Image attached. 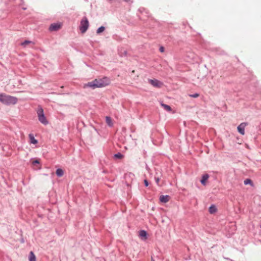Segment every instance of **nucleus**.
<instances>
[{"label": "nucleus", "instance_id": "obj_22", "mask_svg": "<svg viewBox=\"0 0 261 261\" xmlns=\"http://www.w3.org/2000/svg\"><path fill=\"white\" fill-rule=\"evenodd\" d=\"M122 2L127 3L129 6H131V5L133 3V0H122Z\"/></svg>", "mask_w": 261, "mask_h": 261}, {"label": "nucleus", "instance_id": "obj_18", "mask_svg": "<svg viewBox=\"0 0 261 261\" xmlns=\"http://www.w3.org/2000/svg\"><path fill=\"white\" fill-rule=\"evenodd\" d=\"M105 29H106L105 27L103 26L100 27L96 30V33L100 34V33L103 32L105 30Z\"/></svg>", "mask_w": 261, "mask_h": 261}, {"label": "nucleus", "instance_id": "obj_20", "mask_svg": "<svg viewBox=\"0 0 261 261\" xmlns=\"http://www.w3.org/2000/svg\"><path fill=\"white\" fill-rule=\"evenodd\" d=\"M139 10H140V12L142 14H143L144 13H145L147 15H146L147 17L149 16V15H148V14H149L148 12L146 11L145 10V9H144V8H142V9H140Z\"/></svg>", "mask_w": 261, "mask_h": 261}, {"label": "nucleus", "instance_id": "obj_30", "mask_svg": "<svg viewBox=\"0 0 261 261\" xmlns=\"http://www.w3.org/2000/svg\"><path fill=\"white\" fill-rule=\"evenodd\" d=\"M140 19L142 20L143 19V18L141 16L140 17Z\"/></svg>", "mask_w": 261, "mask_h": 261}, {"label": "nucleus", "instance_id": "obj_26", "mask_svg": "<svg viewBox=\"0 0 261 261\" xmlns=\"http://www.w3.org/2000/svg\"><path fill=\"white\" fill-rule=\"evenodd\" d=\"M154 179H155V180L156 183L158 185H159V181H160V178H159V177H154Z\"/></svg>", "mask_w": 261, "mask_h": 261}, {"label": "nucleus", "instance_id": "obj_10", "mask_svg": "<svg viewBox=\"0 0 261 261\" xmlns=\"http://www.w3.org/2000/svg\"><path fill=\"white\" fill-rule=\"evenodd\" d=\"M170 197L169 195H161L160 197V200L163 203H166L169 201Z\"/></svg>", "mask_w": 261, "mask_h": 261}, {"label": "nucleus", "instance_id": "obj_8", "mask_svg": "<svg viewBox=\"0 0 261 261\" xmlns=\"http://www.w3.org/2000/svg\"><path fill=\"white\" fill-rule=\"evenodd\" d=\"M139 236L142 240H146L147 238V233L144 230H141L139 232Z\"/></svg>", "mask_w": 261, "mask_h": 261}, {"label": "nucleus", "instance_id": "obj_5", "mask_svg": "<svg viewBox=\"0 0 261 261\" xmlns=\"http://www.w3.org/2000/svg\"><path fill=\"white\" fill-rule=\"evenodd\" d=\"M62 27V24L61 23H51L49 27V30L50 31H57L60 30Z\"/></svg>", "mask_w": 261, "mask_h": 261}, {"label": "nucleus", "instance_id": "obj_13", "mask_svg": "<svg viewBox=\"0 0 261 261\" xmlns=\"http://www.w3.org/2000/svg\"><path fill=\"white\" fill-rule=\"evenodd\" d=\"M106 121L107 124L110 127L113 126V123L112 122V118L110 116H107L106 118Z\"/></svg>", "mask_w": 261, "mask_h": 261}, {"label": "nucleus", "instance_id": "obj_29", "mask_svg": "<svg viewBox=\"0 0 261 261\" xmlns=\"http://www.w3.org/2000/svg\"><path fill=\"white\" fill-rule=\"evenodd\" d=\"M151 261H155V260H154V259L152 257H151Z\"/></svg>", "mask_w": 261, "mask_h": 261}, {"label": "nucleus", "instance_id": "obj_9", "mask_svg": "<svg viewBox=\"0 0 261 261\" xmlns=\"http://www.w3.org/2000/svg\"><path fill=\"white\" fill-rule=\"evenodd\" d=\"M208 178L209 175L208 174H204L202 175L201 179L200 180L201 184L203 186L206 185V181Z\"/></svg>", "mask_w": 261, "mask_h": 261}, {"label": "nucleus", "instance_id": "obj_21", "mask_svg": "<svg viewBox=\"0 0 261 261\" xmlns=\"http://www.w3.org/2000/svg\"><path fill=\"white\" fill-rule=\"evenodd\" d=\"M40 164V162L39 160H35L32 162V165L33 166H37L38 165Z\"/></svg>", "mask_w": 261, "mask_h": 261}, {"label": "nucleus", "instance_id": "obj_19", "mask_svg": "<svg viewBox=\"0 0 261 261\" xmlns=\"http://www.w3.org/2000/svg\"><path fill=\"white\" fill-rule=\"evenodd\" d=\"M244 183L245 185H247L248 184L251 185L252 184V181L250 179L247 178L244 180Z\"/></svg>", "mask_w": 261, "mask_h": 261}, {"label": "nucleus", "instance_id": "obj_12", "mask_svg": "<svg viewBox=\"0 0 261 261\" xmlns=\"http://www.w3.org/2000/svg\"><path fill=\"white\" fill-rule=\"evenodd\" d=\"M217 208L216 206L214 204L211 205L208 209V211L210 214H214L217 212Z\"/></svg>", "mask_w": 261, "mask_h": 261}, {"label": "nucleus", "instance_id": "obj_3", "mask_svg": "<svg viewBox=\"0 0 261 261\" xmlns=\"http://www.w3.org/2000/svg\"><path fill=\"white\" fill-rule=\"evenodd\" d=\"M37 114L38 120L43 124L46 125L48 123V121L46 119L44 114L43 109L40 106H38L37 110Z\"/></svg>", "mask_w": 261, "mask_h": 261}, {"label": "nucleus", "instance_id": "obj_27", "mask_svg": "<svg viewBox=\"0 0 261 261\" xmlns=\"http://www.w3.org/2000/svg\"><path fill=\"white\" fill-rule=\"evenodd\" d=\"M164 49H164V47L163 46H161V47H160V48H159V50H160L161 52H162V53H163V52H164Z\"/></svg>", "mask_w": 261, "mask_h": 261}, {"label": "nucleus", "instance_id": "obj_24", "mask_svg": "<svg viewBox=\"0 0 261 261\" xmlns=\"http://www.w3.org/2000/svg\"><path fill=\"white\" fill-rule=\"evenodd\" d=\"M192 97L196 98L199 96V94L198 93H194V94H191L190 95Z\"/></svg>", "mask_w": 261, "mask_h": 261}, {"label": "nucleus", "instance_id": "obj_15", "mask_svg": "<svg viewBox=\"0 0 261 261\" xmlns=\"http://www.w3.org/2000/svg\"><path fill=\"white\" fill-rule=\"evenodd\" d=\"M162 107L166 111L168 112H170L172 111V109L171 107L169 105H167L166 104H164L163 103H161Z\"/></svg>", "mask_w": 261, "mask_h": 261}, {"label": "nucleus", "instance_id": "obj_4", "mask_svg": "<svg viewBox=\"0 0 261 261\" xmlns=\"http://www.w3.org/2000/svg\"><path fill=\"white\" fill-rule=\"evenodd\" d=\"M89 22L86 16H84L80 21V30L82 33H85L88 30Z\"/></svg>", "mask_w": 261, "mask_h": 261}, {"label": "nucleus", "instance_id": "obj_23", "mask_svg": "<svg viewBox=\"0 0 261 261\" xmlns=\"http://www.w3.org/2000/svg\"><path fill=\"white\" fill-rule=\"evenodd\" d=\"M31 42L29 40H25L22 43V45H25L26 44H28L29 43H30Z\"/></svg>", "mask_w": 261, "mask_h": 261}, {"label": "nucleus", "instance_id": "obj_28", "mask_svg": "<svg viewBox=\"0 0 261 261\" xmlns=\"http://www.w3.org/2000/svg\"><path fill=\"white\" fill-rule=\"evenodd\" d=\"M99 261H105V260L104 259L101 258V259H99Z\"/></svg>", "mask_w": 261, "mask_h": 261}, {"label": "nucleus", "instance_id": "obj_17", "mask_svg": "<svg viewBox=\"0 0 261 261\" xmlns=\"http://www.w3.org/2000/svg\"><path fill=\"white\" fill-rule=\"evenodd\" d=\"M114 157L116 159H122L124 155L120 152H118L114 154Z\"/></svg>", "mask_w": 261, "mask_h": 261}, {"label": "nucleus", "instance_id": "obj_7", "mask_svg": "<svg viewBox=\"0 0 261 261\" xmlns=\"http://www.w3.org/2000/svg\"><path fill=\"white\" fill-rule=\"evenodd\" d=\"M247 125L246 122L241 123L237 127L238 132L241 135H243L245 134V127Z\"/></svg>", "mask_w": 261, "mask_h": 261}, {"label": "nucleus", "instance_id": "obj_11", "mask_svg": "<svg viewBox=\"0 0 261 261\" xmlns=\"http://www.w3.org/2000/svg\"><path fill=\"white\" fill-rule=\"evenodd\" d=\"M29 137L30 139V142L31 144H36L38 143V141L35 138L34 135L32 134H29Z\"/></svg>", "mask_w": 261, "mask_h": 261}, {"label": "nucleus", "instance_id": "obj_1", "mask_svg": "<svg viewBox=\"0 0 261 261\" xmlns=\"http://www.w3.org/2000/svg\"><path fill=\"white\" fill-rule=\"evenodd\" d=\"M110 84V79L107 77H103L101 79H96L94 80L85 84L83 88H87L95 89L97 88H102L109 85Z\"/></svg>", "mask_w": 261, "mask_h": 261}, {"label": "nucleus", "instance_id": "obj_16", "mask_svg": "<svg viewBox=\"0 0 261 261\" xmlns=\"http://www.w3.org/2000/svg\"><path fill=\"white\" fill-rule=\"evenodd\" d=\"M29 261H36V256L33 251H31L29 254Z\"/></svg>", "mask_w": 261, "mask_h": 261}, {"label": "nucleus", "instance_id": "obj_6", "mask_svg": "<svg viewBox=\"0 0 261 261\" xmlns=\"http://www.w3.org/2000/svg\"><path fill=\"white\" fill-rule=\"evenodd\" d=\"M149 82L150 84H151L153 86L157 88H160L163 85V83L159 81L156 79L149 80Z\"/></svg>", "mask_w": 261, "mask_h": 261}, {"label": "nucleus", "instance_id": "obj_14", "mask_svg": "<svg viewBox=\"0 0 261 261\" xmlns=\"http://www.w3.org/2000/svg\"><path fill=\"white\" fill-rule=\"evenodd\" d=\"M56 173L57 176L61 177L64 174V171L61 168H58L56 170Z\"/></svg>", "mask_w": 261, "mask_h": 261}, {"label": "nucleus", "instance_id": "obj_2", "mask_svg": "<svg viewBox=\"0 0 261 261\" xmlns=\"http://www.w3.org/2000/svg\"><path fill=\"white\" fill-rule=\"evenodd\" d=\"M18 101L16 97L7 95L5 93L0 94V102L6 105H15Z\"/></svg>", "mask_w": 261, "mask_h": 261}, {"label": "nucleus", "instance_id": "obj_25", "mask_svg": "<svg viewBox=\"0 0 261 261\" xmlns=\"http://www.w3.org/2000/svg\"><path fill=\"white\" fill-rule=\"evenodd\" d=\"M144 186L147 187L148 185H149V183H148V181L147 179H144Z\"/></svg>", "mask_w": 261, "mask_h": 261}]
</instances>
